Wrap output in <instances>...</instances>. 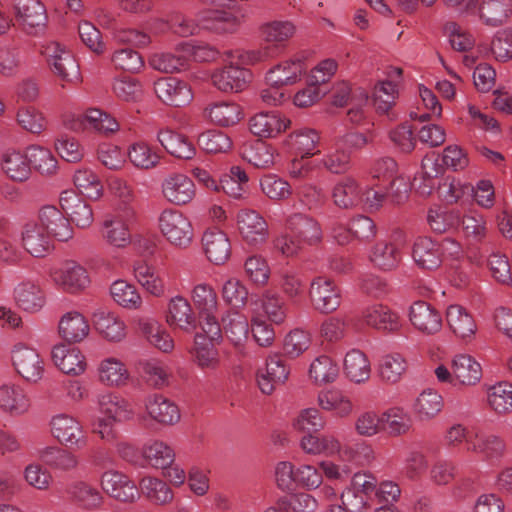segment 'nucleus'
<instances>
[{"mask_svg": "<svg viewBox=\"0 0 512 512\" xmlns=\"http://www.w3.org/2000/svg\"><path fill=\"white\" fill-rule=\"evenodd\" d=\"M236 18L228 11L207 10L198 15L197 22L186 17H177L173 20L172 29L181 37L198 34L200 29L215 33L232 32Z\"/></svg>", "mask_w": 512, "mask_h": 512, "instance_id": "obj_1", "label": "nucleus"}, {"mask_svg": "<svg viewBox=\"0 0 512 512\" xmlns=\"http://www.w3.org/2000/svg\"><path fill=\"white\" fill-rule=\"evenodd\" d=\"M371 327L385 333H397L402 322L399 314L383 304H372L362 308L354 318V330Z\"/></svg>", "mask_w": 512, "mask_h": 512, "instance_id": "obj_2", "label": "nucleus"}, {"mask_svg": "<svg viewBox=\"0 0 512 512\" xmlns=\"http://www.w3.org/2000/svg\"><path fill=\"white\" fill-rule=\"evenodd\" d=\"M371 101L364 88L354 89V149H361L375 138L374 123L369 118Z\"/></svg>", "mask_w": 512, "mask_h": 512, "instance_id": "obj_3", "label": "nucleus"}, {"mask_svg": "<svg viewBox=\"0 0 512 512\" xmlns=\"http://www.w3.org/2000/svg\"><path fill=\"white\" fill-rule=\"evenodd\" d=\"M159 227L165 238L175 246L185 248L192 241V225L188 218L177 210H164L159 217Z\"/></svg>", "mask_w": 512, "mask_h": 512, "instance_id": "obj_4", "label": "nucleus"}, {"mask_svg": "<svg viewBox=\"0 0 512 512\" xmlns=\"http://www.w3.org/2000/svg\"><path fill=\"white\" fill-rule=\"evenodd\" d=\"M309 296L314 309L322 314L334 312L341 304L339 288L331 279L323 276L312 280Z\"/></svg>", "mask_w": 512, "mask_h": 512, "instance_id": "obj_5", "label": "nucleus"}, {"mask_svg": "<svg viewBox=\"0 0 512 512\" xmlns=\"http://www.w3.org/2000/svg\"><path fill=\"white\" fill-rule=\"evenodd\" d=\"M53 436L70 448L82 449L87 446V436L84 434L81 424L72 416L59 414L51 420Z\"/></svg>", "mask_w": 512, "mask_h": 512, "instance_id": "obj_6", "label": "nucleus"}, {"mask_svg": "<svg viewBox=\"0 0 512 512\" xmlns=\"http://www.w3.org/2000/svg\"><path fill=\"white\" fill-rule=\"evenodd\" d=\"M13 365L26 381L37 382L44 373V362L39 353L31 347L18 344L12 351Z\"/></svg>", "mask_w": 512, "mask_h": 512, "instance_id": "obj_7", "label": "nucleus"}, {"mask_svg": "<svg viewBox=\"0 0 512 512\" xmlns=\"http://www.w3.org/2000/svg\"><path fill=\"white\" fill-rule=\"evenodd\" d=\"M409 320L419 332L433 335L442 328L441 313L424 300L414 301L409 308Z\"/></svg>", "mask_w": 512, "mask_h": 512, "instance_id": "obj_8", "label": "nucleus"}, {"mask_svg": "<svg viewBox=\"0 0 512 512\" xmlns=\"http://www.w3.org/2000/svg\"><path fill=\"white\" fill-rule=\"evenodd\" d=\"M157 97L166 105L182 107L192 100L188 84L175 77H163L154 82Z\"/></svg>", "mask_w": 512, "mask_h": 512, "instance_id": "obj_9", "label": "nucleus"}, {"mask_svg": "<svg viewBox=\"0 0 512 512\" xmlns=\"http://www.w3.org/2000/svg\"><path fill=\"white\" fill-rule=\"evenodd\" d=\"M239 232L244 241L253 246L263 244L268 237L266 220L255 210L243 209L237 214Z\"/></svg>", "mask_w": 512, "mask_h": 512, "instance_id": "obj_10", "label": "nucleus"}, {"mask_svg": "<svg viewBox=\"0 0 512 512\" xmlns=\"http://www.w3.org/2000/svg\"><path fill=\"white\" fill-rule=\"evenodd\" d=\"M135 216L133 207H126L118 214L103 223L102 235L105 240L115 247H125L131 241L129 223Z\"/></svg>", "mask_w": 512, "mask_h": 512, "instance_id": "obj_11", "label": "nucleus"}, {"mask_svg": "<svg viewBox=\"0 0 512 512\" xmlns=\"http://www.w3.org/2000/svg\"><path fill=\"white\" fill-rule=\"evenodd\" d=\"M291 121L279 111L259 112L249 120L251 133L259 138H273L285 131Z\"/></svg>", "mask_w": 512, "mask_h": 512, "instance_id": "obj_12", "label": "nucleus"}, {"mask_svg": "<svg viewBox=\"0 0 512 512\" xmlns=\"http://www.w3.org/2000/svg\"><path fill=\"white\" fill-rule=\"evenodd\" d=\"M289 369L283 357L278 354L270 355L266 361V367L257 373V383L262 393L271 394L277 386L282 385L288 379Z\"/></svg>", "mask_w": 512, "mask_h": 512, "instance_id": "obj_13", "label": "nucleus"}, {"mask_svg": "<svg viewBox=\"0 0 512 512\" xmlns=\"http://www.w3.org/2000/svg\"><path fill=\"white\" fill-rule=\"evenodd\" d=\"M367 259L375 269L382 272H391L399 267L402 261V253L396 244L381 240L370 247Z\"/></svg>", "mask_w": 512, "mask_h": 512, "instance_id": "obj_14", "label": "nucleus"}, {"mask_svg": "<svg viewBox=\"0 0 512 512\" xmlns=\"http://www.w3.org/2000/svg\"><path fill=\"white\" fill-rule=\"evenodd\" d=\"M54 74L64 81H71L78 76V64L73 55L62 48L59 43L49 44L44 51Z\"/></svg>", "mask_w": 512, "mask_h": 512, "instance_id": "obj_15", "label": "nucleus"}, {"mask_svg": "<svg viewBox=\"0 0 512 512\" xmlns=\"http://www.w3.org/2000/svg\"><path fill=\"white\" fill-rule=\"evenodd\" d=\"M251 73L249 70L240 66L228 65L222 69L216 70L211 80L213 85L220 91L226 93H238L243 91L250 81Z\"/></svg>", "mask_w": 512, "mask_h": 512, "instance_id": "obj_16", "label": "nucleus"}, {"mask_svg": "<svg viewBox=\"0 0 512 512\" xmlns=\"http://www.w3.org/2000/svg\"><path fill=\"white\" fill-rule=\"evenodd\" d=\"M103 490L111 497L122 502H133L139 497V491L133 481L118 471H107L102 475Z\"/></svg>", "mask_w": 512, "mask_h": 512, "instance_id": "obj_17", "label": "nucleus"}, {"mask_svg": "<svg viewBox=\"0 0 512 512\" xmlns=\"http://www.w3.org/2000/svg\"><path fill=\"white\" fill-rule=\"evenodd\" d=\"M51 238L67 241L72 237V228L68 218L55 206H44L39 212L38 224Z\"/></svg>", "mask_w": 512, "mask_h": 512, "instance_id": "obj_18", "label": "nucleus"}, {"mask_svg": "<svg viewBox=\"0 0 512 512\" xmlns=\"http://www.w3.org/2000/svg\"><path fill=\"white\" fill-rule=\"evenodd\" d=\"M62 210L69 216L71 221L80 228L89 227L93 222L91 207L74 191H63L60 196Z\"/></svg>", "mask_w": 512, "mask_h": 512, "instance_id": "obj_19", "label": "nucleus"}, {"mask_svg": "<svg viewBox=\"0 0 512 512\" xmlns=\"http://www.w3.org/2000/svg\"><path fill=\"white\" fill-rule=\"evenodd\" d=\"M412 256L417 266L424 270H436L443 261L442 246L429 237L416 239Z\"/></svg>", "mask_w": 512, "mask_h": 512, "instance_id": "obj_20", "label": "nucleus"}, {"mask_svg": "<svg viewBox=\"0 0 512 512\" xmlns=\"http://www.w3.org/2000/svg\"><path fill=\"white\" fill-rule=\"evenodd\" d=\"M52 277L57 285L70 293L83 290L90 282L86 269L73 261L65 263Z\"/></svg>", "mask_w": 512, "mask_h": 512, "instance_id": "obj_21", "label": "nucleus"}, {"mask_svg": "<svg viewBox=\"0 0 512 512\" xmlns=\"http://www.w3.org/2000/svg\"><path fill=\"white\" fill-rule=\"evenodd\" d=\"M202 244L209 261L224 264L230 257L231 244L228 236L219 229H208L202 236Z\"/></svg>", "mask_w": 512, "mask_h": 512, "instance_id": "obj_22", "label": "nucleus"}, {"mask_svg": "<svg viewBox=\"0 0 512 512\" xmlns=\"http://www.w3.org/2000/svg\"><path fill=\"white\" fill-rule=\"evenodd\" d=\"M162 191L165 198L171 203L184 205L195 196V185L188 176L173 174L164 180Z\"/></svg>", "mask_w": 512, "mask_h": 512, "instance_id": "obj_23", "label": "nucleus"}, {"mask_svg": "<svg viewBox=\"0 0 512 512\" xmlns=\"http://www.w3.org/2000/svg\"><path fill=\"white\" fill-rule=\"evenodd\" d=\"M157 140L170 155L176 158L189 160L196 154V148L193 142L186 135L174 130H159Z\"/></svg>", "mask_w": 512, "mask_h": 512, "instance_id": "obj_24", "label": "nucleus"}, {"mask_svg": "<svg viewBox=\"0 0 512 512\" xmlns=\"http://www.w3.org/2000/svg\"><path fill=\"white\" fill-rule=\"evenodd\" d=\"M286 224L289 231L305 244H316L322 238V230L319 223L308 215L295 213L288 217Z\"/></svg>", "mask_w": 512, "mask_h": 512, "instance_id": "obj_25", "label": "nucleus"}, {"mask_svg": "<svg viewBox=\"0 0 512 512\" xmlns=\"http://www.w3.org/2000/svg\"><path fill=\"white\" fill-rule=\"evenodd\" d=\"M145 408L151 419L160 424L172 425L180 419L178 407L161 394L148 396Z\"/></svg>", "mask_w": 512, "mask_h": 512, "instance_id": "obj_26", "label": "nucleus"}, {"mask_svg": "<svg viewBox=\"0 0 512 512\" xmlns=\"http://www.w3.org/2000/svg\"><path fill=\"white\" fill-rule=\"evenodd\" d=\"M453 376L462 385L474 386L482 378L480 363L469 354H457L451 364Z\"/></svg>", "mask_w": 512, "mask_h": 512, "instance_id": "obj_27", "label": "nucleus"}, {"mask_svg": "<svg viewBox=\"0 0 512 512\" xmlns=\"http://www.w3.org/2000/svg\"><path fill=\"white\" fill-rule=\"evenodd\" d=\"M71 128L74 130L90 128L99 133L108 135L116 132L119 129V124L109 114L99 109L92 108L88 109L85 114L74 120Z\"/></svg>", "mask_w": 512, "mask_h": 512, "instance_id": "obj_28", "label": "nucleus"}, {"mask_svg": "<svg viewBox=\"0 0 512 512\" xmlns=\"http://www.w3.org/2000/svg\"><path fill=\"white\" fill-rule=\"evenodd\" d=\"M167 322L177 325L186 332H192L197 327V320L189 302L182 296H175L168 304Z\"/></svg>", "mask_w": 512, "mask_h": 512, "instance_id": "obj_29", "label": "nucleus"}, {"mask_svg": "<svg viewBox=\"0 0 512 512\" xmlns=\"http://www.w3.org/2000/svg\"><path fill=\"white\" fill-rule=\"evenodd\" d=\"M14 299L19 308L27 312H38L45 305V294L39 285L23 281L14 289Z\"/></svg>", "mask_w": 512, "mask_h": 512, "instance_id": "obj_30", "label": "nucleus"}, {"mask_svg": "<svg viewBox=\"0 0 512 512\" xmlns=\"http://www.w3.org/2000/svg\"><path fill=\"white\" fill-rule=\"evenodd\" d=\"M22 244L33 257H44L52 247L51 237L37 223L24 226Z\"/></svg>", "mask_w": 512, "mask_h": 512, "instance_id": "obj_31", "label": "nucleus"}, {"mask_svg": "<svg viewBox=\"0 0 512 512\" xmlns=\"http://www.w3.org/2000/svg\"><path fill=\"white\" fill-rule=\"evenodd\" d=\"M55 365L65 374L79 375L84 372L86 362L77 348H67L65 345L55 346L52 350Z\"/></svg>", "mask_w": 512, "mask_h": 512, "instance_id": "obj_32", "label": "nucleus"}, {"mask_svg": "<svg viewBox=\"0 0 512 512\" xmlns=\"http://www.w3.org/2000/svg\"><path fill=\"white\" fill-rule=\"evenodd\" d=\"M377 480L366 472H354V512H364L373 505Z\"/></svg>", "mask_w": 512, "mask_h": 512, "instance_id": "obj_33", "label": "nucleus"}, {"mask_svg": "<svg viewBox=\"0 0 512 512\" xmlns=\"http://www.w3.org/2000/svg\"><path fill=\"white\" fill-rule=\"evenodd\" d=\"M318 132L311 128H300L288 135L284 145L296 154L304 156L314 155L319 142Z\"/></svg>", "mask_w": 512, "mask_h": 512, "instance_id": "obj_34", "label": "nucleus"}, {"mask_svg": "<svg viewBox=\"0 0 512 512\" xmlns=\"http://www.w3.org/2000/svg\"><path fill=\"white\" fill-rule=\"evenodd\" d=\"M15 10L25 27H43L47 22L45 6L39 0H16Z\"/></svg>", "mask_w": 512, "mask_h": 512, "instance_id": "obj_35", "label": "nucleus"}, {"mask_svg": "<svg viewBox=\"0 0 512 512\" xmlns=\"http://www.w3.org/2000/svg\"><path fill=\"white\" fill-rule=\"evenodd\" d=\"M95 329L109 341H120L125 336V325L115 314L98 310L93 314Z\"/></svg>", "mask_w": 512, "mask_h": 512, "instance_id": "obj_36", "label": "nucleus"}, {"mask_svg": "<svg viewBox=\"0 0 512 512\" xmlns=\"http://www.w3.org/2000/svg\"><path fill=\"white\" fill-rule=\"evenodd\" d=\"M446 319L453 333L462 339L469 338L476 332L473 317L460 305H450L446 311Z\"/></svg>", "mask_w": 512, "mask_h": 512, "instance_id": "obj_37", "label": "nucleus"}, {"mask_svg": "<svg viewBox=\"0 0 512 512\" xmlns=\"http://www.w3.org/2000/svg\"><path fill=\"white\" fill-rule=\"evenodd\" d=\"M61 337L69 343L82 341L89 333V325L78 312H68L59 323Z\"/></svg>", "mask_w": 512, "mask_h": 512, "instance_id": "obj_38", "label": "nucleus"}, {"mask_svg": "<svg viewBox=\"0 0 512 512\" xmlns=\"http://www.w3.org/2000/svg\"><path fill=\"white\" fill-rule=\"evenodd\" d=\"M303 71L301 60L285 61L270 69L266 74V82L271 86H285L296 83Z\"/></svg>", "mask_w": 512, "mask_h": 512, "instance_id": "obj_39", "label": "nucleus"}, {"mask_svg": "<svg viewBox=\"0 0 512 512\" xmlns=\"http://www.w3.org/2000/svg\"><path fill=\"white\" fill-rule=\"evenodd\" d=\"M387 187L381 184L356 183L354 181V192L357 191V205L367 212H374L382 207Z\"/></svg>", "mask_w": 512, "mask_h": 512, "instance_id": "obj_40", "label": "nucleus"}, {"mask_svg": "<svg viewBox=\"0 0 512 512\" xmlns=\"http://www.w3.org/2000/svg\"><path fill=\"white\" fill-rule=\"evenodd\" d=\"M138 326L150 344L165 353L172 351L174 347L172 337L155 319L142 318L138 321Z\"/></svg>", "mask_w": 512, "mask_h": 512, "instance_id": "obj_41", "label": "nucleus"}, {"mask_svg": "<svg viewBox=\"0 0 512 512\" xmlns=\"http://www.w3.org/2000/svg\"><path fill=\"white\" fill-rule=\"evenodd\" d=\"M2 169L12 180L18 182L26 181L31 173L28 151L25 155L15 150L7 151L3 155Z\"/></svg>", "mask_w": 512, "mask_h": 512, "instance_id": "obj_42", "label": "nucleus"}, {"mask_svg": "<svg viewBox=\"0 0 512 512\" xmlns=\"http://www.w3.org/2000/svg\"><path fill=\"white\" fill-rule=\"evenodd\" d=\"M143 461L152 467L167 469L175 459L173 449L162 441L146 443L142 449Z\"/></svg>", "mask_w": 512, "mask_h": 512, "instance_id": "obj_43", "label": "nucleus"}, {"mask_svg": "<svg viewBox=\"0 0 512 512\" xmlns=\"http://www.w3.org/2000/svg\"><path fill=\"white\" fill-rule=\"evenodd\" d=\"M380 428L391 436H399L409 431L411 427L410 416L400 407H392L379 417Z\"/></svg>", "mask_w": 512, "mask_h": 512, "instance_id": "obj_44", "label": "nucleus"}, {"mask_svg": "<svg viewBox=\"0 0 512 512\" xmlns=\"http://www.w3.org/2000/svg\"><path fill=\"white\" fill-rule=\"evenodd\" d=\"M101 417L123 422L132 417V410L128 402L114 394L102 395L99 399Z\"/></svg>", "mask_w": 512, "mask_h": 512, "instance_id": "obj_45", "label": "nucleus"}, {"mask_svg": "<svg viewBox=\"0 0 512 512\" xmlns=\"http://www.w3.org/2000/svg\"><path fill=\"white\" fill-rule=\"evenodd\" d=\"M350 136L346 135L336 143L335 152L324 160L326 168L335 174L347 172L351 167L352 145Z\"/></svg>", "mask_w": 512, "mask_h": 512, "instance_id": "obj_46", "label": "nucleus"}, {"mask_svg": "<svg viewBox=\"0 0 512 512\" xmlns=\"http://www.w3.org/2000/svg\"><path fill=\"white\" fill-rule=\"evenodd\" d=\"M29 399L19 387H0V408L12 415H20L28 410Z\"/></svg>", "mask_w": 512, "mask_h": 512, "instance_id": "obj_47", "label": "nucleus"}, {"mask_svg": "<svg viewBox=\"0 0 512 512\" xmlns=\"http://www.w3.org/2000/svg\"><path fill=\"white\" fill-rule=\"evenodd\" d=\"M427 222L435 233H446L456 230L460 226L461 213L456 209H430L427 215Z\"/></svg>", "mask_w": 512, "mask_h": 512, "instance_id": "obj_48", "label": "nucleus"}, {"mask_svg": "<svg viewBox=\"0 0 512 512\" xmlns=\"http://www.w3.org/2000/svg\"><path fill=\"white\" fill-rule=\"evenodd\" d=\"M377 232V226L370 217H354V251L360 252L371 247L376 240Z\"/></svg>", "mask_w": 512, "mask_h": 512, "instance_id": "obj_49", "label": "nucleus"}, {"mask_svg": "<svg viewBox=\"0 0 512 512\" xmlns=\"http://www.w3.org/2000/svg\"><path fill=\"white\" fill-rule=\"evenodd\" d=\"M511 0H483L479 6L480 18L486 25L498 26L511 11Z\"/></svg>", "mask_w": 512, "mask_h": 512, "instance_id": "obj_50", "label": "nucleus"}, {"mask_svg": "<svg viewBox=\"0 0 512 512\" xmlns=\"http://www.w3.org/2000/svg\"><path fill=\"white\" fill-rule=\"evenodd\" d=\"M438 192L446 203L454 204L465 197H471L474 193V186L470 183H462L454 177H446L439 184Z\"/></svg>", "mask_w": 512, "mask_h": 512, "instance_id": "obj_51", "label": "nucleus"}, {"mask_svg": "<svg viewBox=\"0 0 512 512\" xmlns=\"http://www.w3.org/2000/svg\"><path fill=\"white\" fill-rule=\"evenodd\" d=\"M315 433H307L301 439V448L308 454L332 455L340 451V443L332 436L319 437Z\"/></svg>", "mask_w": 512, "mask_h": 512, "instance_id": "obj_52", "label": "nucleus"}, {"mask_svg": "<svg viewBox=\"0 0 512 512\" xmlns=\"http://www.w3.org/2000/svg\"><path fill=\"white\" fill-rule=\"evenodd\" d=\"M140 489L155 504L163 505L173 499V492L169 485L157 478L143 477L140 481Z\"/></svg>", "mask_w": 512, "mask_h": 512, "instance_id": "obj_53", "label": "nucleus"}, {"mask_svg": "<svg viewBox=\"0 0 512 512\" xmlns=\"http://www.w3.org/2000/svg\"><path fill=\"white\" fill-rule=\"evenodd\" d=\"M442 408V396L431 389L424 390L418 396L414 405L415 413L421 420L434 418Z\"/></svg>", "mask_w": 512, "mask_h": 512, "instance_id": "obj_54", "label": "nucleus"}, {"mask_svg": "<svg viewBox=\"0 0 512 512\" xmlns=\"http://www.w3.org/2000/svg\"><path fill=\"white\" fill-rule=\"evenodd\" d=\"M490 407L498 414L512 412V384L499 382L492 386L488 392Z\"/></svg>", "mask_w": 512, "mask_h": 512, "instance_id": "obj_55", "label": "nucleus"}, {"mask_svg": "<svg viewBox=\"0 0 512 512\" xmlns=\"http://www.w3.org/2000/svg\"><path fill=\"white\" fill-rule=\"evenodd\" d=\"M110 293L114 301L124 308L137 309L142 303L136 288L124 280L115 281L110 287Z\"/></svg>", "mask_w": 512, "mask_h": 512, "instance_id": "obj_56", "label": "nucleus"}, {"mask_svg": "<svg viewBox=\"0 0 512 512\" xmlns=\"http://www.w3.org/2000/svg\"><path fill=\"white\" fill-rule=\"evenodd\" d=\"M222 322L224 332L233 344L239 345L247 339L251 326L246 317L238 313L229 314Z\"/></svg>", "mask_w": 512, "mask_h": 512, "instance_id": "obj_57", "label": "nucleus"}, {"mask_svg": "<svg viewBox=\"0 0 512 512\" xmlns=\"http://www.w3.org/2000/svg\"><path fill=\"white\" fill-rule=\"evenodd\" d=\"M28 161L30 166L42 175H52L57 170V159L50 150L40 146L28 148Z\"/></svg>", "mask_w": 512, "mask_h": 512, "instance_id": "obj_58", "label": "nucleus"}, {"mask_svg": "<svg viewBox=\"0 0 512 512\" xmlns=\"http://www.w3.org/2000/svg\"><path fill=\"white\" fill-rule=\"evenodd\" d=\"M467 450L481 453L490 459L499 458L505 451V443L495 435L476 437L475 441L467 440Z\"/></svg>", "mask_w": 512, "mask_h": 512, "instance_id": "obj_59", "label": "nucleus"}, {"mask_svg": "<svg viewBox=\"0 0 512 512\" xmlns=\"http://www.w3.org/2000/svg\"><path fill=\"white\" fill-rule=\"evenodd\" d=\"M208 116L219 126H232L241 119V109L236 103H217L209 108Z\"/></svg>", "mask_w": 512, "mask_h": 512, "instance_id": "obj_60", "label": "nucleus"}, {"mask_svg": "<svg viewBox=\"0 0 512 512\" xmlns=\"http://www.w3.org/2000/svg\"><path fill=\"white\" fill-rule=\"evenodd\" d=\"M149 64L160 72L175 73L188 67V57L182 54L156 53L150 58Z\"/></svg>", "mask_w": 512, "mask_h": 512, "instance_id": "obj_61", "label": "nucleus"}, {"mask_svg": "<svg viewBox=\"0 0 512 512\" xmlns=\"http://www.w3.org/2000/svg\"><path fill=\"white\" fill-rule=\"evenodd\" d=\"M199 147L207 153H225L232 142L227 134L219 130H208L201 133L198 137Z\"/></svg>", "mask_w": 512, "mask_h": 512, "instance_id": "obj_62", "label": "nucleus"}, {"mask_svg": "<svg viewBox=\"0 0 512 512\" xmlns=\"http://www.w3.org/2000/svg\"><path fill=\"white\" fill-rule=\"evenodd\" d=\"M40 458L50 467L61 470L73 469L78 464L75 455L57 447H46L41 451Z\"/></svg>", "mask_w": 512, "mask_h": 512, "instance_id": "obj_63", "label": "nucleus"}, {"mask_svg": "<svg viewBox=\"0 0 512 512\" xmlns=\"http://www.w3.org/2000/svg\"><path fill=\"white\" fill-rule=\"evenodd\" d=\"M137 369L145 381L151 386L161 387L167 383L168 373L165 366L156 359L140 360Z\"/></svg>", "mask_w": 512, "mask_h": 512, "instance_id": "obj_64", "label": "nucleus"}]
</instances>
